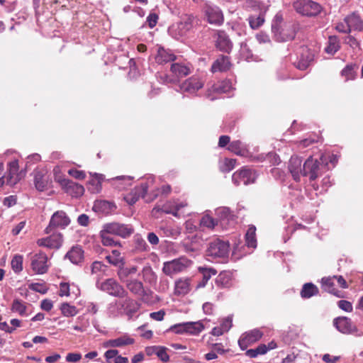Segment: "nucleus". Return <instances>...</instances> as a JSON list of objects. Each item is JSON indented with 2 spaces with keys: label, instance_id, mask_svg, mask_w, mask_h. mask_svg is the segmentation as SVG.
Here are the masks:
<instances>
[{
  "label": "nucleus",
  "instance_id": "f257e3e1",
  "mask_svg": "<svg viewBox=\"0 0 363 363\" xmlns=\"http://www.w3.org/2000/svg\"><path fill=\"white\" fill-rule=\"evenodd\" d=\"M327 170V162L323 156L319 159L309 157L303 164V176L308 177L311 182L322 176Z\"/></svg>",
  "mask_w": 363,
  "mask_h": 363
},
{
  "label": "nucleus",
  "instance_id": "f03ea898",
  "mask_svg": "<svg viewBox=\"0 0 363 363\" xmlns=\"http://www.w3.org/2000/svg\"><path fill=\"white\" fill-rule=\"evenodd\" d=\"M229 252V242L218 238L208 243L206 250V256L211 259H220L225 260L228 257Z\"/></svg>",
  "mask_w": 363,
  "mask_h": 363
},
{
  "label": "nucleus",
  "instance_id": "7ed1b4c3",
  "mask_svg": "<svg viewBox=\"0 0 363 363\" xmlns=\"http://www.w3.org/2000/svg\"><path fill=\"white\" fill-rule=\"evenodd\" d=\"M192 264V261L185 257H181L164 263L163 272L167 276H172L184 271Z\"/></svg>",
  "mask_w": 363,
  "mask_h": 363
},
{
  "label": "nucleus",
  "instance_id": "20e7f679",
  "mask_svg": "<svg viewBox=\"0 0 363 363\" xmlns=\"http://www.w3.org/2000/svg\"><path fill=\"white\" fill-rule=\"evenodd\" d=\"M96 286L100 290L115 297L123 298L128 295L124 288L113 278L107 279L103 282L96 281Z\"/></svg>",
  "mask_w": 363,
  "mask_h": 363
},
{
  "label": "nucleus",
  "instance_id": "39448f33",
  "mask_svg": "<svg viewBox=\"0 0 363 363\" xmlns=\"http://www.w3.org/2000/svg\"><path fill=\"white\" fill-rule=\"evenodd\" d=\"M124 298V299L116 301L114 306L116 307L118 313L125 314L130 319L138 311L140 305L127 295Z\"/></svg>",
  "mask_w": 363,
  "mask_h": 363
},
{
  "label": "nucleus",
  "instance_id": "423d86ee",
  "mask_svg": "<svg viewBox=\"0 0 363 363\" xmlns=\"http://www.w3.org/2000/svg\"><path fill=\"white\" fill-rule=\"evenodd\" d=\"M293 6L298 13L308 16H316L322 10L321 6L312 0H297Z\"/></svg>",
  "mask_w": 363,
  "mask_h": 363
},
{
  "label": "nucleus",
  "instance_id": "0eeeda50",
  "mask_svg": "<svg viewBox=\"0 0 363 363\" xmlns=\"http://www.w3.org/2000/svg\"><path fill=\"white\" fill-rule=\"evenodd\" d=\"M30 267L32 270L38 274L46 273L50 267L48 255L42 252L30 254Z\"/></svg>",
  "mask_w": 363,
  "mask_h": 363
},
{
  "label": "nucleus",
  "instance_id": "6e6552de",
  "mask_svg": "<svg viewBox=\"0 0 363 363\" xmlns=\"http://www.w3.org/2000/svg\"><path fill=\"white\" fill-rule=\"evenodd\" d=\"M205 17L210 24L220 26L223 21V14L219 7L206 4L203 9Z\"/></svg>",
  "mask_w": 363,
  "mask_h": 363
},
{
  "label": "nucleus",
  "instance_id": "1a4fd4ad",
  "mask_svg": "<svg viewBox=\"0 0 363 363\" xmlns=\"http://www.w3.org/2000/svg\"><path fill=\"white\" fill-rule=\"evenodd\" d=\"M255 172L251 169L243 167L236 171L232 176L233 183L238 186L241 184L247 185L254 183L256 179Z\"/></svg>",
  "mask_w": 363,
  "mask_h": 363
},
{
  "label": "nucleus",
  "instance_id": "9d476101",
  "mask_svg": "<svg viewBox=\"0 0 363 363\" xmlns=\"http://www.w3.org/2000/svg\"><path fill=\"white\" fill-rule=\"evenodd\" d=\"M103 228H105V231L123 238L129 237L133 233V229L130 226L119 223H106Z\"/></svg>",
  "mask_w": 363,
  "mask_h": 363
},
{
  "label": "nucleus",
  "instance_id": "9b49d317",
  "mask_svg": "<svg viewBox=\"0 0 363 363\" xmlns=\"http://www.w3.org/2000/svg\"><path fill=\"white\" fill-rule=\"evenodd\" d=\"M70 223V220L62 211H56L51 217L48 226L45 228V233H50L55 228H65Z\"/></svg>",
  "mask_w": 363,
  "mask_h": 363
},
{
  "label": "nucleus",
  "instance_id": "f8f14e48",
  "mask_svg": "<svg viewBox=\"0 0 363 363\" xmlns=\"http://www.w3.org/2000/svg\"><path fill=\"white\" fill-rule=\"evenodd\" d=\"M263 335V333L259 329H254L243 333L238 340V345L242 350H245L247 347L258 341Z\"/></svg>",
  "mask_w": 363,
  "mask_h": 363
},
{
  "label": "nucleus",
  "instance_id": "ddd939ff",
  "mask_svg": "<svg viewBox=\"0 0 363 363\" xmlns=\"http://www.w3.org/2000/svg\"><path fill=\"white\" fill-rule=\"evenodd\" d=\"M148 182H145L140 183V185L135 186L130 193L124 196L125 201L130 205L135 203L140 197H144L147 192Z\"/></svg>",
  "mask_w": 363,
  "mask_h": 363
},
{
  "label": "nucleus",
  "instance_id": "4468645a",
  "mask_svg": "<svg viewBox=\"0 0 363 363\" xmlns=\"http://www.w3.org/2000/svg\"><path fill=\"white\" fill-rule=\"evenodd\" d=\"M313 58V52L307 47H302L301 48L300 55L294 65L298 69L305 70L310 66Z\"/></svg>",
  "mask_w": 363,
  "mask_h": 363
},
{
  "label": "nucleus",
  "instance_id": "2eb2a0df",
  "mask_svg": "<svg viewBox=\"0 0 363 363\" xmlns=\"http://www.w3.org/2000/svg\"><path fill=\"white\" fill-rule=\"evenodd\" d=\"M203 86V81L202 79L198 76L194 75L182 82L180 85V89L184 92L194 94L201 89Z\"/></svg>",
  "mask_w": 363,
  "mask_h": 363
},
{
  "label": "nucleus",
  "instance_id": "dca6fc26",
  "mask_svg": "<svg viewBox=\"0 0 363 363\" xmlns=\"http://www.w3.org/2000/svg\"><path fill=\"white\" fill-rule=\"evenodd\" d=\"M62 235L60 233H56L47 238L38 239L37 244L40 247L49 249H59L62 244Z\"/></svg>",
  "mask_w": 363,
  "mask_h": 363
},
{
  "label": "nucleus",
  "instance_id": "f3484780",
  "mask_svg": "<svg viewBox=\"0 0 363 363\" xmlns=\"http://www.w3.org/2000/svg\"><path fill=\"white\" fill-rule=\"evenodd\" d=\"M272 30L280 41H288L293 40L296 35V26L294 24L286 26L279 30L274 25H272Z\"/></svg>",
  "mask_w": 363,
  "mask_h": 363
},
{
  "label": "nucleus",
  "instance_id": "a211bd4d",
  "mask_svg": "<svg viewBox=\"0 0 363 363\" xmlns=\"http://www.w3.org/2000/svg\"><path fill=\"white\" fill-rule=\"evenodd\" d=\"M288 168L294 179L296 182H299L301 176H303L301 158L296 155L291 156L289 162Z\"/></svg>",
  "mask_w": 363,
  "mask_h": 363
},
{
  "label": "nucleus",
  "instance_id": "6ab92c4d",
  "mask_svg": "<svg viewBox=\"0 0 363 363\" xmlns=\"http://www.w3.org/2000/svg\"><path fill=\"white\" fill-rule=\"evenodd\" d=\"M8 175L6 177V184L10 186H13L19 182L23 175L21 173L18 172V160H13L9 163L8 164Z\"/></svg>",
  "mask_w": 363,
  "mask_h": 363
},
{
  "label": "nucleus",
  "instance_id": "aec40b11",
  "mask_svg": "<svg viewBox=\"0 0 363 363\" xmlns=\"http://www.w3.org/2000/svg\"><path fill=\"white\" fill-rule=\"evenodd\" d=\"M333 324L335 328L342 333H352L356 330V327L353 325L352 320L347 317H340L335 318Z\"/></svg>",
  "mask_w": 363,
  "mask_h": 363
},
{
  "label": "nucleus",
  "instance_id": "412c9836",
  "mask_svg": "<svg viewBox=\"0 0 363 363\" xmlns=\"http://www.w3.org/2000/svg\"><path fill=\"white\" fill-rule=\"evenodd\" d=\"M33 182L36 189L40 191H44L48 184L47 171L43 169H36L33 172Z\"/></svg>",
  "mask_w": 363,
  "mask_h": 363
},
{
  "label": "nucleus",
  "instance_id": "4be33fe9",
  "mask_svg": "<svg viewBox=\"0 0 363 363\" xmlns=\"http://www.w3.org/2000/svg\"><path fill=\"white\" fill-rule=\"evenodd\" d=\"M196 21V18L191 14L184 15L182 17L181 21L177 24L179 35L182 36L186 35L193 28Z\"/></svg>",
  "mask_w": 363,
  "mask_h": 363
},
{
  "label": "nucleus",
  "instance_id": "5701e85b",
  "mask_svg": "<svg viewBox=\"0 0 363 363\" xmlns=\"http://www.w3.org/2000/svg\"><path fill=\"white\" fill-rule=\"evenodd\" d=\"M191 289V279L188 277L179 278L174 282V294L185 296Z\"/></svg>",
  "mask_w": 363,
  "mask_h": 363
},
{
  "label": "nucleus",
  "instance_id": "b1692460",
  "mask_svg": "<svg viewBox=\"0 0 363 363\" xmlns=\"http://www.w3.org/2000/svg\"><path fill=\"white\" fill-rule=\"evenodd\" d=\"M30 306V304L21 299L16 298L12 302L11 311L13 313H18L21 316L27 317L32 313Z\"/></svg>",
  "mask_w": 363,
  "mask_h": 363
},
{
  "label": "nucleus",
  "instance_id": "393cba45",
  "mask_svg": "<svg viewBox=\"0 0 363 363\" xmlns=\"http://www.w3.org/2000/svg\"><path fill=\"white\" fill-rule=\"evenodd\" d=\"M216 47L221 51L229 52L233 47L228 35L223 30H218L216 33Z\"/></svg>",
  "mask_w": 363,
  "mask_h": 363
},
{
  "label": "nucleus",
  "instance_id": "a878e982",
  "mask_svg": "<svg viewBox=\"0 0 363 363\" xmlns=\"http://www.w3.org/2000/svg\"><path fill=\"white\" fill-rule=\"evenodd\" d=\"M65 258L74 264H79L84 260V250L79 245L74 246L66 253Z\"/></svg>",
  "mask_w": 363,
  "mask_h": 363
},
{
  "label": "nucleus",
  "instance_id": "bb28decb",
  "mask_svg": "<svg viewBox=\"0 0 363 363\" xmlns=\"http://www.w3.org/2000/svg\"><path fill=\"white\" fill-rule=\"evenodd\" d=\"M65 182L66 183H64L63 189L66 193L73 197H79L83 195L84 192V188L82 185H80L69 179Z\"/></svg>",
  "mask_w": 363,
  "mask_h": 363
},
{
  "label": "nucleus",
  "instance_id": "cd10ccee",
  "mask_svg": "<svg viewBox=\"0 0 363 363\" xmlns=\"http://www.w3.org/2000/svg\"><path fill=\"white\" fill-rule=\"evenodd\" d=\"M322 289L337 297H343L341 291L335 288V280L333 277H323L321 279Z\"/></svg>",
  "mask_w": 363,
  "mask_h": 363
},
{
  "label": "nucleus",
  "instance_id": "c85d7f7f",
  "mask_svg": "<svg viewBox=\"0 0 363 363\" xmlns=\"http://www.w3.org/2000/svg\"><path fill=\"white\" fill-rule=\"evenodd\" d=\"M134 339L128 335H123L116 339L109 340L104 343V346L108 347H121L134 343Z\"/></svg>",
  "mask_w": 363,
  "mask_h": 363
},
{
  "label": "nucleus",
  "instance_id": "c756f323",
  "mask_svg": "<svg viewBox=\"0 0 363 363\" xmlns=\"http://www.w3.org/2000/svg\"><path fill=\"white\" fill-rule=\"evenodd\" d=\"M176 60V56L172 52L171 50H165L163 48H160L155 56V61L159 64L167 63Z\"/></svg>",
  "mask_w": 363,
  "mask_h": 363
},
{
  "label": "nucleus",
  "instance_id": "7c9ffc66",
  "mask_svg": "<svg viewBox=\"0 0 363 363\" xmlns=\"http://www.w3.org/2000/svg\"><path fill=\"white\" fill-rule=\"evenodd\" d=\"M170 70L177 78L184 77L191 73L190 67L184 63L172 64Z\"/></svg>",
  "mask_w": 363,
  "mask_h": 363
},
{
  "label": "nucleus",
  "instance_id": "2f4dec72",
  "mask_svg": "<svg viewBox=\"0 0 363 363\" xmlns=\"http://www.w3.org/2000/svg\"><path fill=\"white\" fill-rule=\"evenodd\" d=\"M230 62L228 57L220 56L218 58L211 66L212 72H225L229 69Z\"/></svg>",
  "mask_w": 363,
  "mask_h": 363
},
{
  "label": "nucleus",
  "instance_id": "473e14b6",
  "mask_svg": "<svg viewBox=\"0 0 363 363\" xmlns=\"http://www.w3.org/2000/svg\"><path fill=\"white\" fill-rule=\"evenodd\" d=\"M232 273L229 271L221 272L216 279V284L220 288H228L231 286Z\"/></svg>",
  "mask_w": 363,
  "mask_h": 363
},
{
  "label": "nucleus",
  "instance_id": "72a5a7b5",
  "mask_svg": "<svg viewBox=\"0 0 363 363\" xmlns=\"http://www.w3.org/2000/svg\"><path fill=\"white\" fill-rule=\"evenodd\" d=\"M198 270L202 274V281L197 285L199 288L204 287L211 277L217 274V271L211 267H199Z\"/></svg>",
  "mask_w": 363,
  "mask_h": 363
},
{
  "label": "nucleus",
  "instance_id": "f704fd0d",
  "mask_svg": "<svg viewBox=\"0 0 363 363\" xmlns=\"http://www.w3.org/2000/svg\"><path fill=\"white\" fill-rule=\"evenodd\" d=\"M346 18L351 31H360L363 29V21L356 13H353L351 15L347 16Z\"/></svg>",
  "mask_w": 363,
  "mask_h": 363
},
{
  "label": "nucleus",
  "instance_id": "c9c22d12",
  "mask_svg": "<svg viewBox=\"0 0 363 363\" xmlns=\"http://www.w3.org/2000/svg\"><path fill=\"white\" fill-rule=\"evenodd\" d=\"M126 286L130 292L135 295L143 296L145 294L143 283L137 279L127 281Z\"/></svg>",
  "mask_w": 363,
  "mask_h": 363
},
{
  "label": "nucleus",
  "instance_id": "e433bc0d",
  "mask_svg": "<svg viewBox=\"0 0 363 363\" xmlns=\"http://www.w3.org/2000/svg\"><path fill=\"white\" fill-rule=\"evenodd\" d=\"M106 259L112 265L118 267L121 265H125L124 257L121 253L117 250H113L111 254L106 257Z\"/></svg>",
  "mask_w": 363,
  "mask_h": 363
},
{
  "label": "nucleus",
  "instance_id": "4c0bfd02",
  "mask_svg": "<svg viewBox=\"0 0 363 363\" xmlns=\"http://www.w3.org/2000/svg\"><path fill=\"white\" fill-rule=\"evenodd\" d=\"M319 293L318 288L313 283H306L301 291V296L303 298H310Z\"/></svg>",
  "mask_w": 363,
  "mask_h": 363
},
{
  "label": "nucleus",
  "instance_id": "58836bf2",
  "mask_svg": "<svg viewBox=\"0 0 363 363\" xmlns=\"http://www.w3.org/2000/svg\"><path fill=\"white\" fill-rule=\"evenodd\" d=\"M118 268L117 274L120 280L123 282L127 281V278L132 274H135L138 271V267L135 266L126 267L124 265H121Z\"/></svg>",
  "mask_w": 363,
  "mask_h": 363
},
{
  "label": "nucleus",
  "instance_id": "ea45409f",
  "mask_svg": "<svg viewBox=\"0 0 363 363\" xmlns=\"http://www.w3.org/2000/svg\"><path fill=\"white\" fill-rule=\"evenodd\" d=\"M108 266L99 261H95L91 264V272L92 274L98 277V280L106 275Z\"/></svg>",
  "mask_w": 363,
  "mask_h": 363
},
{
  "label": "nucleus",
  "instance_id": "a19ab883",
  "mask_svg": "<svg viewBox=\"0 0 363 363\" xmlns=\"http://www.w3.org/2000/svg\"><path fill=\"white\" fill-rule=\"evenodd\" d=\"M228 150L238 155H244L247 152L246 145L240 140L232 141Z\"/></svg>",
  "mask_w": 363,
  "mask_h": 363
},
{
  "label": "nucleus",
  "instance_id": "79ce46f5",
  "mask_svg": "<svg viewBox=\"0 0 363 363\" xmlns=\"http://www.w3.org/2000/svg\"><path fill=\"white\" fill-rule=\"evenodd\" d=\"M245 242L248 247H257L256 228L255 225L249 226L245 234Z\"/></svg>",
  "mask_w": 363,
  "mask_h": 363
},
{
  "label": "nucleus",
  "instance_id": "37998d69",
  "mask_svg": "<svg viewBox=\"0 0 363 363\" xmlns=\"http://www.w3.org/2000/svg\"><path fill=\"white\" fill-rule=\"evenodd\" d=\"M340 42L336 36H330L328 38V45L325 50L327 53L334 55L340 49Z\"/></svg>",
  "mask_w": 363,
  "mask_h": 363
},
{
  "label": "nucleus",
  "instance_id": "c03bdc74",
  "mask_svg": "<svg viewBox=\"0 0 363 363\" xmlns=\"http://www.w3.org/2000/svg\"><path fill=\"white\" fill-rule=\"evenodd\" d=\"M203 328L204 327L201 322L186 323V333L191 335H198L203 330Z\"/></svg>",
  "mask_w": 363,
  "mask_h": 363
},
{
  "label": "nucleus",
  "instance_id": "a18cd8bd",
  "mask_svg": "<svg viewBox=\"0 0 363 363\" xmlns=\"http://www.w3.org/2000/svg\"><path fill=\"white\" fill-rule=\"evenodd\" d=\"M111 235L110 233H108L105 231V228H103V229L100 232V237L101 239V242L104 246H116L117 245H119V242L117 241H115L113 238L111 237Z\"/></svg>",
  "mask_w": 363,
  "mask_h": 363
},
{
  "label": "nucleus",
  "instance_id": "49530a36",
  "mask_svg": "<svg viewBox=\"0 0 363 363\" xmlns=\"http://www.w3.org/2000/svg\"><path fill=\"white\" fill-rule=\"evenodd\" d=\"M247 20L250 28L253 30H256L263 25L264 22V16L263 14H259L257 16L252 15L249 16Z\"/></svg>",
  "mask_w": 363,
  "mask_h": 363
},
{
  "label": "nucleus",
  "instance_id": "de8ad7c7",
  "mask_svg": "<svg viewBox=\"0 0 363 363\" xmlns=\"http://www.w3.org/2000/svg\"><path fill=\"white\" fill-rule=\"evenodd\" d=\"M141 273L145 281L151 284L156 281V275L150 266L144 267Z\"/></svg>",
  "mask_w": 363,
  "mask_h": 363
},
{
  "label": "nucleus",
  "instance_id": "09e8293b",
  "mask_svg": "<svg viewBox=\"0 0 363 363\" xmlns=\"http://www.w3.org/2000/svg\"><path fill=\"white\" fill-rule=\"evenodd\" d=\"M60 308L63 315L66 317L74 316L78 312L74 306H72L67 303H62Z\"/></svg>",
  "mask_w": 363,
  "mask_h": 363
},
{
  "label": "nucleus",
  "instance_id": "8fccbe9b",
  "mask_svg": "<svg viewBox=\"0 0 363 363\" xmlns=\"http://www.w3.org/2000/svg\"><path fill=\"white\" fill-rule=\"evenodd\" d=\"M235 159L225 158L220 165V169L223 172H229L235 168Z\"/></svg>",
  "mask_w": 363,
  "mask_h": 363
},
{
  "label": "nucleus",
  "instance_id": "3c124183",
  "mask_svg": "<svg viewBox=\"0 0 363 363\" xmlns=\"http://www.w3.org/2000/svg\"><path fill=\"white\" fill-rule=\"evenodd\" d=\"M23 256L16 255L11 262V268L16 273H19L23 270Z\"/></svg>",
  "mask_w": 363,
  "mask_h": 363
},
{
  "label": "nucleus",
  "instance_id": "603ef678",
  "mask_svg": "<svg viewBox=\"0 0 363 363\" xmlns=\"http://www.w3.org/2000/svg\"><path fill=\"white\" fill-rule=\"evenodd\" d=\"M182 247L187 253L197 252L199 251V247L190 239H186L182 242Z\"/></svg>",
  "mask_w": 363,
  "mask_h": 363
},
{
  "label": "nucleus",
  "instance_id": "864d4df0",
  "mask_svg": "<svg viewBox=\"0 0 363 363\" xmlns=\"http://www.w3.org/2000/svg\"><path fill=\"white\" fill-rule=\"evenodd\" d=\"M216 224L217 222L216 220L208 215L203 216L200 220L201 227H204L211 230L213 229Z\"/></svg>",
  "mask_w": 363,
  "mask_h": 363
},
{
  "label": "nucleus",
  "instance_id": "5fc2aeb1",
  "mask_svg": "<svg viewBox=\"0 0 363 363\" xmlns=\"http://www.w3.org/2000/svg\"><path fill=\"white\" fill-rule=\"evenodd\" d=\"M214 89L219 93H227L231 89L229 81H223L215 86Z\"/></svg>",
  "mask_w": 363,
  "mask_h": 363
},
{
  "label": "nucleus",
  "instance_id": "6e6d98bb",
  "mask_svg": "<svg viewBox=\"0 0 363 363\" xmlns=\"http://www.w3.org/2000/svg\"><path fill=\"white\" fill-rule=\"evenodd\" d=\"M161 230L164 231V233L167 237H177L180 234L179 228H173L169 226H165L161 228Z\"/></svg>",
  "mask_w": 363,
  "mask_h": 363
},
{
  "label": "nucleus",
  "instance_id": "4d7b16f0",
  "mask_svg": "<svg viewBox=\"0 0 363 363\" xmlns=\"http://www.w3.org/2000/svg\"><path fill=\"white\" fill-rule=\"evenodd\" d=\"M68 174L72 177L79 180H83L86 177V174L84 171L77 170L76 169H70L68 171Z\"/></svg>",
  "mask_w": 363,
  "mask_h": 363
},
{
  "label": "nucleus",
  "instance_id": "13d9d810",
  "mask_svg": "<svg viewBox=\"0 0 363 363\" xmlns=\"http://www.w3.org/2000/svg\"><path fill=\"white\" fill-rule=\"evenodd\" d=\"M335 28L340 33H347L351 32L346 17L342 22L337 23Z\"/></svg>",
  "mask_w": 363,
  "mask_h": 363
},
{
  "label": "nucleus",
  "instance_id": "bf43d9fd",
  "mask_svg": "<svg viewBox=\"0 0 363 363\" xmlns=\"http://www.w3.org/2000/svg\"><path fill=\"white\" fill-rule=\"evenodd\" d=\"M337 306H338V307L340 309H342V310H343V311H345L346 312H351V311H352V308H352V305L348 301H345V300L339 301L337 302Z\"/></svg>",
  "mask_w": 363,
  "mask_h": 363
},
{
  "label": "nucleus",
  "instance_id": "052dcab7",
  "mask_svg": "<svg viewBox=\"0 0 363 363\" xmlns=\"http://www.w3.org/2000/svg\"><path fill=\"white\" fill-rule=\"evenodd\" d=\"M170 330L177 334L186 333V323L176 324L170 328Z\"/></svg>",
  "mask_w": 363,
  "mask_h": 363
},
{
  "label": "nucleus",
  "instance_id": "680f3d73",
  "mask_svg": "<svg viewBox=\"0 0 363 363\" xmlns=\"http://www.w3.org/2000/svg\"><path fill=\"white\" fill-rule=\"evenodd\" d=\"M187 206V203L186 202H180L179 203H176L175 206H174V210H172V211H167L166 212L167 213H171L172 214L173 216H176V217H178L179 216V211Z\"/></svg>",
  "mask_w": 363,
  "mask_h": 363
},
{
  "label": "nucleus",
  "instance_id": "e2e57ef3",
  "mask_svg": "<svg viewBox=\"0 0 363 363\" xmlns=\"http://www.w3.org/2000/svg\"><path fill=\"white\" fill-rule=\"evenodd\" d=\"M158 16L155 13H150L147 17V23L150 28H152L156 26Z\"/></svg>",
  "mask_w": 363,
  "mask_h": 363
},
{
  "label": "nucleus",
  "instance_id": "0e129e2a",
  "mask_svg": "<svg viewBox=\"0 0 363 363\" xmlns=\"http://www.w3.org/2000/svg\"><path fill=\"white\" fill-rule=\"evenodd\" d=\"M157 356L162 361L167 362L169 360V355L167 353L166 348L164 347H160L158 349L157 352Z\"/></svg>",
  "mask_w": 363,
  "mask_h": 363
},
{
  "label": "nucleus",
  "instance_id": "69168bd1",
  "mask_svg": "<svg viewBox=\"0 0 363 363\" xmlns=\"http://www.w3.org/2000/svg\"><path fill=\"white\" fill-rule=\"evenodd\" d=\"M65 359L68 362L75 363L82 359V354L79 353H68Z\"/></svg>",
  "mask_w": 363,
  "mask_h": 363
},
{
  "label": "nucleus",
  "instance_id": "338daca9",
  "mask_svg": "<svg viewBox=\"0 0 363 363\" xmlns=\"http://www.w3.org/2000/svg\"><path fill=\"white\" fill-rule=\"evenodd\" d=\"M29 287L30 289L43 294H45L48 291L43 285L38 283L31 284Z\"/></svg>",
  "mask_w": 363,
  "mask_h": 363
},
{
  "label": "nucleus",
  "instance_id": "774afa93",
  "mask_svg": "<svg viewBox=\"0 0 363 363\" xmlns=\"http://www.w3.org/2000/svg\"><path fill=\"white\" fill-rule=\"evenodd\" d=\"M165 315V311L164 310H160L157 312H152L150 314V317L157 321H161L164 319Z\"/></svg>",
  "mask_w": 363,
  "mask_h": 363
}]
</instances>
